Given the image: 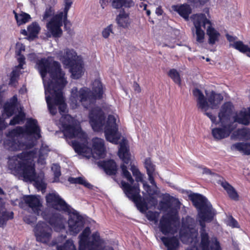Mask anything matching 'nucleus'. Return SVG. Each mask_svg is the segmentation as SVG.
Masks as SVG:
<instances>
[{"label":"nucleus","mask_w":250,"mask_h":250,"mask_svg":"<svg viewBox=\"0 0 250 250\" xmlns=\"http://www.w3.org/2000/svg\"><path fill=\"white\" fill-rule=\"evenodd\" d=\"M54 14V10L52 7L49 6L47 7L43 15V20H46L50 18Z\"/></svg>","instance_id":"nucleus-54"},{"label":"nucleus","mask_w":250,"mask_h":250,"mask_svg":"<svg viewBox=\"0 0 250 250\" xmlns=\"http://www.w3.org/2000/svg\"><path fill=\"white\" fill-rule=\"evenodd\" d=\"M221 186L226 191L229 198L234 201H237L239 199V196L234 188L226 180H223L220 183Z\"/></svg>","instance_id":"nucleus-30"},{"label":"nucleus","mask_w":250,"mask_h":250,"mask_svg":"<svg viewBox=\"0 0 250 250\" xmlns=\"http://www.w3.org/2000/svg\"><path fill=\"white\" fill-rule=\"evenodd\" d=\"M15 13V19L18 25H20L28 22L30 19V16L25 13L18 15L17 13L14 11Z\"/></svg>","instance_id":"nucleus-43"},{"label":"nucleus","mask_w":250,"mask_h":250,"mask_svg":"<svg viewBox=\"0 0 250 250\" xmlns=\"http://www.w3.org/2000/svg\"><path fill=\"white\" fill-rule=\"evenodd\" d=\"M144 165L146 169L147 174L154 173L155 166L152 163L150 158H147L145 159Z\"/></svg>","instance_id":"nucleus-47"},{"label":"nucleus","mask_w":250,"mask_h":250,"mask_svg":"<svg viewBox=\"0 0 250 250\" xmlns=\"http://www.w3.org/2000/svg\"><path fill=\"white\" fill-rule=\"evenodd\" d=\"M46 101L50 114L52 115H55L57 113V110L56 106L57 105L52 102V98L49 96L46 97Z\"/></svg>","instance_id":"nucleus-46"},{"label":"nucleus","mask_w":250,"mask_h":250,"mask_svg":"<svg viewBox=\"0 0 250 250\" xmlns=\"http://www.w3.org/2000/svg\"><path fill=\"white\" fill-rule=\"evenodd\" d=\"M231 116V122L233 123L234 129L237 127L236 123L244 125H248L250 124V107L247 109L241 110L238 114Z\"/></svg>","instance_id":"nucleus-20"},{"label":"nucleus","mask_w":250,"mask_h":250,"mask_svg":"<svg viewBox=\"0 0 250 250\" xmlns=\"http://www.w3.org/2000/svg\"><path fill=\"white\" fill-rule=\"evenodd\" d=\"M159 213L157 211H153L149 210L146 214L147 219L152 222H154L155 224L158 223Z\"/></svg>","instance_id":"nucleus-48"},{"label":"nucleus","mask_w":250,"mask_h":250,"mask_svg":"<svg viewBox=\"0 0 250 250\" xmlns=\"http://www.w3.org/2000/svg\"><path fill=\"white\" fill-rule=\"evenodd\" d=\"M207 23H210V20L207 18L205 14H196L193 18V24L196 28V41L199 43H203L205 39V32L201 29L206 28Z\"/></svg>","instance_id":"nucleus-17"},{"label":"nucleus","mask_w":250,"mask_h":250,"mask_svg":"<svg viewBox=\"0 0 250 250\" xmlns=\"http://www.w3.org/2000/svg\"><path fill=\"white\" fill-rule=\"evenodd\" d=\"M134 177H135L136 181L137 182V183H138L139 182H143V177L141 172L134 176Z\"/></svg>","instance_id":"nucleus-63"},{"label":"nucleus","mask_w":250,"mask_h":250,"mask_svg":"<svg viewBox=\"0 0 250 250\" xmlns=\"http://www.w3.org/2000/svg\"><path fill=\"white\" fill-rule=\"evenodd\" d=\"M91 230L86 227L79 236V250H101L103 240L98 231L90 236Z\"/></svg>","instance_id":"nucleus-8"},{"label":"nucleus","mask_w":250,"mask_h":250,"mask_svg":"<svg viewBox=\"0 0 250 250\" xmlns=\"http://www.w3.org/2000/svg\"><path fill=\"white\" fill-rule=\"evenodd\" d=\"M56 105H58V109L60 114L63 113L65 112L66 104L64 102L59 104H56Z\"/></svg>","instance_id":"nucleus-58"},{"label":"nucleus","mask_w":250,"mask_h":250,"mask_svg":"<svg viewBox=\"0 0 250 250\" xmlns=\"http://www.w3.org/2000/svg\"><path fill=\"white\" fill-rule=\"evenodd\" d=\"M24 132V129L22 127L18 126L15 129L12 130L10 132V134L14 136L20 135Z\"/></svg>","instance_id":"nucleus-55"},{"label":"nucleus","mask_w":250,"mask_h":250,"mask_svg":"<svg viewBox=\"0 0 250 250\" xmlns=\"http://www.w3.org/2000/svg\"><path fill=\"white\" fill-rule=\"evenodd\" d=\"M5 145L11 151H18L24 149L25 143L14 137L6 140L4 142Z\"/></svg>","instance_id":"nucleus-27"},{"label":"nucleus","mask_w":250,"mask_h":250,"mask_svg":"<svg viewBox=\"0 0 250 250\" xmlns=\"http://www.w3.org/2000/svg\"><path fill=\"white\" fill-rule=\"evenodd\" d=\"M190 200L196 208L197 218L201 226L200 232L206 231V222H211L215 215V211L208 199L198 193H191L189 195Z\"/></svg>","instance_id":"nucleus-6"},{"label":"nucleus","mask_w":250,"mask_h":250,"mask_svg":"<svg viewBox=\"0 0 250 250\" xmlns=\"http://www.w3.org/2000/svg\"><path fill=\"white\" fill-rule=\"evenodd\" d=\"M104 90L102 82L95 80L93 83L92 90L86 87L81 88L79 91L76 87L72 89L70 97V105L73 108H77L79 104L85 108H88L90 104L103 97Z\"/></svg>","instance_id":"nucleus-4"},{"label":"nucleus","mask_w":250,"mask_h":250,"mask_svg":"<svg viewBox=\"0 0 250 250\" xmlns=\"http://www.w3.org/2000/svg\"><path fill=\"white\" fill-rule=\"evenodd\" d=\"M76 52L73 49H66L63 56L62 63L70 69L72 78L78 79L83 73V64L79 61L76 60Z\"/></svg>","instance_id":"nucleus-9"},{"label":"nucleus","mask_w":250,"mask_h":250,"mask_svg":"<svg viewBox=\"0 0 250 250\" xmlns=\"http://www.w3.org/2000/svg\"><path fill=\"white\" fill-rule=\"evenodd\" d=\"M27 30L29 38L33 39L37 37L40 31V27L37 23H33L28 27Z\"/></svg>","instance_id":"nucleus-42"},{"label":"nucleus","mask_w":250,"mask_h":250,"mask_svg":"<svg viewBox=\"0 0 250 250\" xmlns=\"http://www.w3.org/2000/svg\"><path fill=\"white\" fill-rule=\"evenodd\" d=\"M17 98L16 96H13V101L10 102H6L3 105L4 113L7 118L13 116L17 106Z\"/></svg>","instance_id":"nucleus-34"},{"label":"nucleus","mask_w":250,"mask_h":250,"mask_svg":"<svg viewBox=\"0 0 250 250\" xmlns=\"http://www.w3.org/2000/svg\"><path fill=\"white\" fill-rule=\"evenodd\" d=\"M208 1V0H191V2L196 6L204 5Z\"/></svg>","instance_id":"nucleus-60"},{"label":"nucleus","mask_w":250,"mask_h":250,"mask_svg":"<svg viewBox=\"0 0 250 250\" xmlns=\"http://www.w3.org/2000/svg\"><path fill=\"white\" fill-rule=\"evenodd\" d=\"M63 13L56 15L47 23L46 27L55 38H59L62 34L61 26H62Z\"/></svg>","instance_id":"nucleus-18"},{"label":"nucleus","mask_w":250,"mask_h":250,"mask_svg":"<svg viewBox=\"0 0 250 250\" xmlns=\"http://www.w3.org/2000/svg\"><path fill=\"white\" fill-rule=\"evenodd\" d=\"M92 147L94 151L99 156L104 154L105 151L104 141L99 138H95L92 139Z\"/></svg>","instance_id":"nucleus-33"},{"label":"nucleus","mask_w":250,"mask_h":250,"mask_svg":"<svg viewBox=\"0 0 250 250\" xmlns=\"http://www.w3.org/2000/svg\"><path fill=\"white\" fill-rule=\"evenodd\" d=\"M25 119V114L23 111H20L18 114L15 115L10 120L9 125H15L20 124L21 122H23Z\"/></svg>","instance_id":"nucleus-40"},{"label":"nucleus","mask_w":250,"mask_h":250,"mask_svg":"<svg viewBox=\"0 0 250 250\" xmlns=\"http://www.w3.org/2000/svg\"><path fill=\"white\" fill-rule=\"evenodd\" d=\"M45 199L48 207L68 213L69 230L72 235H76L82 230L84 224L83 217L77 210L71 208L58 194L48 193L46 195Z\"/></svg>","instance_id":"nucleus-3"},{"label":"nucleus","mask_w":250,"mask_h":250,"mask_svg":"<svg viewBox=\"0 0 250 250\" xmlns=\"http://www.w3.org/2000/svg\"><path fill=\"white\" fill-rule=\"evenodd\" d=\"M36 240L42 243H48L51 238L52 229L44 222H39L34 228Z\"/></svg>","instance_id":"nucleus-15"},{"label":"nucleus","mask_w":250,"mask_h":250,"mask_svg":"<svg viewBox=\"0 0 250 250\" xmlns=\"http://www.w3.org/2000/svg\"><path fill=\"white\" fill-rule=\"evenodd\" d=\"M178 219L176 213L163 216L160 220L159 228L160 231L165 235H174L176 232V229L173 225L172 222Z\"/></svg>","instance_id":"nucleus-14"},{"label":"nucleus","mask_w":250,"mask_h":250,"mask_svg":"<svg viewBox=\"0 0 250 250\" xmlns=\"http://www.w3.org/2000/svg\"><path fill=\"white\" fill-rule=\"evenodd\" d=\"M232 150H238L245 155H250V143L239 142L233 144L231 146Z\"/></svg>","instance_id":"nucleus-36"},{"label":"nucleus","mask_w":250,"mask_h":250,"mask_svg":"<svg viewBox=\"0 0 250 250\" xmlns=\"http://www.w3.org/2000/svg\"><path fill=\"white\" fill-rule=\"evenodd\" d=\"M62 132L66 138L72 139L78 137L84 138L85 135L79 126L73 124L71 116L66 115L61 120Z\"/></svg>","instance_id":"nucleus-10"},{"label":"nucleus","mask_w":250,"mask_h":250,"mask_svg":"<svg viewBox=\"0 0 250 250\" xmlns=\"http://www.w3.org/2000/svg\"><path fill=\"white\" fill-rule=\"evenodd\" d=\"M89 122L95 131H100L105 123V116L103 111L99 108L91 110L89 113Z\"/></svg>","instance_id":"nucleus-16"},{"label":"nucleus","mask_w":250,"mask_h":250,"mask_svg":"<svg viewBox=\"0 0 250 250\" xmlns=\"http://www.w3.org/2000/svg\"><path fill=\"white\" fill-rule=\"evenodd\" d=\"M41 215L56 231H60L65 228V219L61 214L45 209L42 211Z\"/></svg>","instance_id":"nucleus-12"},{"label":"nucleus","mask_w":250,"mask_h":250,"mask_svg":"<svg viewBox=\"0 0 250 250\" xmlns=\"http://www.w3.org/2000/svg\"><path fill=\"white\" fill-rule=\"evenodd\" d=\"M121 187L125 196L134 203L137 209L142 213L145 212L148 209L147 202L153 204L157 203V199L153 196L154 194L148 195V197L145 198L141 196L138 183H135L133 186H131L128 183L122 180Z\"/></svg>","instance_id":"nucleus-7"},{"label":"nucleus","mask_w":250,"mask_h":250,"mask_svg":"<svg viewBox=\"0 0 250 250\" xmlns=\"http://www.w3.org/2000/svg\"><path fill=\"white\" fill-rule=\"evenodd\" d=\"M68 181L71 184H78L83 186L89 189H93L94 186L88 182L84 177H78L77 178L69 177Z\"/></svg>","instance_id":"nucleus-38"},{"label":"nucleus","mask_w":250,"mask_h":250,"mask_svg":"<svg viewBox=\"0 0 250 250\" xmlns=\"http://www.w3.org/2000/svg\"><path fill=\"white\" fill-rule=\"evenodd\" d=\"M134 2L132 0H113L112 6L116 9L122 7L129 8L134 7Z\"/></svg>","instance_id":"nucleus-37"},{"label":"nucleus","mask_w":250,"mask_h":250,"mask_svg":"<svg viewBox=\"0 0 250 250\" xmlns=\"http://www.w3.org/2000/svg\"><path fill=\"white\" fill-rule=\"evenodd\" d=\"M118 155L120 159L123 162L124 164L121 165L122 169V175L123 177L129 182L128 183L131 186H133L134 180L131 176L130 173L127 170V167L125 164H128L131 160V154L129 152V147L125 144L121 143L119 148Z\"/></svg>","instance_id":"nucleus-11"},{"label":"nucleus","mask_w":250,"mask_h":250,"mask_svg":"<svg viewBox=\"0 0 250 250\" xmlns=\"http://www.w3.org/2000/svg\"><path fill=\"white\" fill-rule=\"evenodd\" d=\"M236 134L243 139L250 138V129L249 128H243L238 129L236 131Z\"/></svg>","instance_id":"nucleus-49"},{"label":"nucleus","mask_w":250,"mask_h":250,"mask_svg":"<svg viewBox=\"0 0 250 250\" xmlns=\"http://www.w3.org/2000/svg\"><path fill=\"white\" fill-rule=\"evenodd\" d=\"M57 250H77L76 248L71 240H67L61 246L57 247Z\"/></svg>","instance_id":"nucleus-44"},{"label":"nucleus","mask_w":250,"mask_h":250,"mask_svg":"<svg viewBox=\"0 0 250 250\" xmlns=\"http://www.w3.org/2000/svg\"><path fill=\"white\" fill-rule=\"evenodd\" d=\"M198 167L202 169V170H203L202 173L203 174L210 175H212L214 174V172H212L209 168H208L206 167L200 166H199Z\"/></svg>","instance_id":"nucleus-59"},{"label":"nucleus","mask_w":250,"mask_h":250,"mask_svg":"<svg viewBox=\"0 0 250 250\" xmlns=\"http://www.w3.org/2000/svg\"><path fill=\"white\" fill-rule=\"evenodd\" d=\"M167 198H166L165 201H160L159 203L160 207L162 209H167L171 207V202L170 200L171 197L169 194H167Z\"/></svg>","instance_id":"nucleus-51"},{"label":"nucleus","mask_w":250,"mask_h":250,"mask_svg":"<svg viewBox=\"0 0 250 250\" xmlns=\"http://www.w3.org/2000/svg\"><path fill=\"white\" fill-rule=\"evenodd\" d=\"M143 188L144 190L147 193L148 195L155 194V191L153 190L151 187L146 183L143 184Z\"/></svg>","instance_id":"nucleus-57"},{"label":"nucleus","mask_w":250,"mask_h":250,"mask_svg":"<svg viewBox=\"0 0 250 250\" xmlns=\"http://www.w3.org/2000/svg\"><path fill=\"white\" fill-rule=\"evenodd\" d=\"M193 95L197 98V106L198 108L201 109L204 112V114L208 117L212 114L211 112H208L207 111L209 105L207 101L206 98L202 92L198 88H195L192 91Z\"/></svg>","instance_id":"nucleus-21"},{"label":"nucleus","mask_w":250,"mask_h":250,"mask_svg":"<svg viewBox=\"0 0 250 250\" xmlns=\"http://www.w3.org/2000/svg\"><path fill=\"white\" fill-rule=\"evenodd\" d=\"M201 242L200 245L202 250H210V240L208 233L207 231L200 232Z\"/></svg>","instance_id":"nucleus-39"},{"label":"nucleus","mask_w":250,"mask_h":250,"mask_svg":"<svg viewBox=\"0 0 250 250\" xmlns=\"http://www.w3.org/2000/svg\"><path fill=\"white\" fill-rule=\"evenodd\" d=\"M72 146L75 152L78 153H81L83 151V145L77 141H73L72 142Z\"/></svg>","instance_id":"nucleus-50"},{"label":"nucleus","mask_w":250,"mask_h":250,"mask_svg":"<svg viewBox=\"0 0 250 250\" xmlns=\"http://www.w3.org/2000/svg\"><path fill=\"white\" fill-rule=\"evenodd\" d=\"M64 7L63 12L62 24H64V27L66 30H70L71 26V23L67 20V15L69 10L72 5V0H63Z\"/></svg>","instance_id":"nucleus-31"},{"label":"nucleus","mask_w":250,"mask_h":250,"mask_svg":"<svg viewBox=\"0 0 250 250\" xmlns=\"http://www.w3.org/2000/svg\"><path fill=\"white\" fill-rule=\"evenodd\" d=\"M195 223L194 219L189 216L186 217L182 220L181 228L179 234L181 237H188L195 231Z\"/></svg>","instance_id":"nucleus-19"},{"label":"nucleus","mask_w":250,"mask_h":250,"mask_svg":"<svg viewBox=\"0 0 250 250\" xmlns=\"http://www.w3.org/2000/svg\"><path fill=\"white\" fill-rule=\"evenodd\" d=\"M153 174L154 173H151V174H147L148 175V180L150 182V183L153 185V186H156V183L155 181V180H154V177H153Z\"/></svg>","instance_id":"nucleus-61"},{"label":"nucleus","mask_w":250,"mask_h":250,"mask_svg":"<svg viewBox=\"0 0 250 250\" xmlns=\"http://www.w3.org/2000/svg\"><path fill=\"white\" fill-rule=\"evenodd\" d=\"M39 71L41 77L44 78L48 73L51 80L47 83L46 90L54 96L52 102L55 104L64 102L62 89L67 83L64 78L65 73L62 71L61 64L51 58H42L38 62Z\"/></svg>","instance_id":"nucleus-1"},{"label":"nucleus","mask_w":250,"mask_h":250,"mask_svg":"<svg viewBox=\"0 0 250 250\" xmlns=\"http://www.w3.org/2000/svg\"><path fill=\"white\" fill-rule=\"evenodd\" d=\"M112 28L113 25L111 24L103 30L102 36L104 38H107L109 36L110 33H113Z\"/></svg>","instance_id":"nucleus-52"},{"label":"nucleus","mask_w":250,"mask_h":250,"mask_svg":"<svg viewBox=\"0 0 250 250\" xmlns=\"http://www.w3.org/2000/svg\"><path fill=\"white\" fill-rule=\"evenodd\" d=\"M116 20L118 25L123 28H128L130 25L129 14L126 13L124 9L121 10Z\"/></svg>","instance_id":"nucleus-35"},{"label":"nucleus","mask_w":250,"mask_h":250,"mask_svg":"<svg viewBox=\"0 0 250 250\" xmlns=\"http://www.w3.org/2000/svg\"><path fill=\"white\" fill-rule=\"evenodd\" d=\"M234 110V106L230 101L226 102L221 105L218 113L219 126L211 129V134L215 140L228 138L235 130L233 123L231 122V116Z\"/></svg>","instance_id":"nucleus-5"},{"label":"nucleus","mask_w":250,"mask_h":250,"mask_svg":"<svg viewBox=\"0 0 250 250\" xmlns=\"http://www.w3.org/2000/svg\"><path fill=\"white\" fill-rule=\"evenodd\" d=\"M161 239L167 248V250H178L180 243L176 236H173L170 237L163 236Z\"/></svg>","instance_id":"nucleus-28"},{"label":"nucleus","mask_w":250,"mask_h":250,"mask_svg":"<svg viewBox=\"0 0 250 250\" xmlns=\"http://www.w3.org/2000/svg\"><path fill=\"white\" fill-rule=\"evenodd\" d=\"M134 89L135 91L138 93H140L141 91V87L139 84L137 82H134L133 84Z\"/></svg>","instance_id":"nucleus-64"},{"label":"nucleus","mask_w":250,"mask_h":250,"mask_svg":"<svg viewBox=\"0 0 250 250\" xmlns=\"http://www.w3.org/2000/svg\"><path fill=\"white\" fill-rule=\"evenodd\" d=\"M28 59L30 61H33V62H36V65L37 66V68L39 70L38 68V65L37 64L38 62H39L40 60H42V58H41L40 60H38V56L37 54L35 53H31L29 54L28 56Z\"/></svg>","instance_id":"nucleus-56"},{"label":"nucleus","mask_w":250,"mask_h":250,"mask_svg":"<svg viewBox=\"0 0 250 250\" xmlns=\"http://www.w3.org/2000/svg\"><path fill=\"white\" fill-rule=\"evenodd\" d=\"M172 8L186 20H188L189 15L191 12L190 6L187 4L180 5H174L172 6Z\"/></svg>","instance_id":"nucleus-32"},{"label":"nucleus","mask_w":250,"mask_h":250,"mask_svg":"<svg viewBox=\"0 0 250 250\" xmlns=\"http://www.w3.org/2000/svg\"><path fill=\"white\" fill-rule=\"evenodd\" d=\"M98 166L108 175H116L118 172L117 165L113 159L101 161L98 162Z\"/></svg>","instance_id":"nucleus-22"},{"label":"nucleus","mask_w":250,"mask_h":250,"mask_svg":"<svg viewBox=\"0 0 250 250\" xmlns=\"http://www.w3.org/2000/svg\"><path fill=\"white\" fill-rule=\"evenodd\" d=\"M207 101L209 106L212 109L216 108L224 99L222 94L217 93L214 91H211L208 95L207 94Z\"/></svg>","instance_id":"nucleus-26"},{"label":"nucleus","mask_w":250,"mask_h":250,"mask_svg":"<svg viewBox=\"0 0 250 250\" xmlns=\"http://www.w3.org/2000/svg\"><path fill=\"white\" fill-rule=\"evenodd\" d=\"M167 74L175 83L179 86L181 85V79L179 73L176 69L174 68L170 69Z\"/></svg>","instance_id":"nucleus-41"},{"label":"nucleus","mask_w":250,"mask_h":250,"mask_svg":"<svg viewBox=\"0 0 250 250\" xmlns=\"http://www.w3.org/2000/svg\"><path fill=\"white\" fill-rule=\"evenodd\" d=\"M14 212L12 211H7L5 208V204L3 202L1 198H0V227L6 224L9 220L14 218Z\"/></svg>","instance_id":"nucleus-24"},{"label":"nucleus","mask_w":250,"mask_h":250,"mask_svg":"<svg viewBox=\"0 0 250 250\" xmlns=\"http://www.w3.org/2000/svg\"><path fill=\"white\" fill-rule=\"evenodd\" d=\"M23 200L35 214L37 215L40 214L42 204L40 199L36 195H25L23 197Z\"/></svg>","instance_id":"nucleus-23"},{"label":"nucleus","mask_w":250,"mask_h":250,"mask_svg":"<svg viewBox=\"0 0 250 250\" xmlns=\"http://www.w3.org/2000/svg\"><path fill=\"white\" fill-rule=\"evenodd\" d=\"M104 134L106 140L112 144L117 145L121 138L118 132V125L116 119L112 115H109L104 127Z\"/></svg>","instance_id":"nucleus-13"},{"label":"nucleus","mask_w":250,"mask_h":250,"mask_svg":"<svg viewBox=\"0 0 250 250\" xmlns=\"http://www.w3.org/2000/svg\"><path fill=\"white\" fill-rule=\"evenodd\" d=\"M36 153L34 149L22 151L14 155L10 159L8 166L12 171L22 177L24 181L34 182L38 188L45 189L46 186L42 181L43 175L37 174L33 160Z\"/></svg>","instance_id":"nucleus-2"},{"label":"nucleus","mask_w":250,"mask_h":250,"mask_svg":"<svg viewBox=\"0 0 250 250\" xmlns=\"http://www.w3.org/2000/svg\"><path fill=\"white\" fill-rule=\"evenodd\" d=\"M20 76L19 72L18 70L15 69L13 70L10 74V78L9 82V85L16 87L18 83L17 79Z\"/></svg>","instance_id":"nucleus-45"},{"label":"nucleus","mask_w":250,"mask_h":250,"mask_svg":"<svg viewBox=\"0 0 250 250\" xmlns=\"http://www.w3.org/2000/svg\"><path fill=\"white\" fill-rule=\"evenodd\" d=\"M130 169L134 176H135L136 175H137V174L140 172L139 169L137 167H136L135 166H132L131 167Z\"/></svg>","instance_id":"nucleus-62"},{"label":"nucleus","mask_w":250,"mask_h":250,"mask_svg":"<svg viewBox=\"0 0 250 250\" xmlns=\"http://www.w3.org/2000/svg\"><path fill=\"white\" fill-rule=\"evenodd\" d=\"M40 128L37 120L30 119L26 123L24 132L28 135H36L38 138L41 137Z\"/></svg>","instance_id":"nucleus-25"},{"label":"nucleus","mask_w":250,"mask_h":250,"mask_svg":"<svg viewBox=\"0 0 250 250\" xmlns=\"http://www.w3.org/2000/svg\"><path fill=\"white\" fill-rule=\"evenodd\" d=\"M207 28L206 30L207 35L208 36V42L210 45L214 44L218 41L220 34L214 27L212 26L211 22L207 23Z\"/></svg>","instance_id":"nucleus-29"},{"label":"nucleus","mask_w":250,"mask_h":250,"mask_svg":"<svg viewBox=\"0 0 250 250\" xmlns=\"http://www.w3.org/2000/svg\"><path fill=\"white\" fill-rule=\"evenodd\" d=\"M52 170L54 171V179L55 181L59 180V177L61 175L60 167L57 165H54V166L52 167Z\"/></svg>","instance_id":"nucleus-53"}]
</instances>
